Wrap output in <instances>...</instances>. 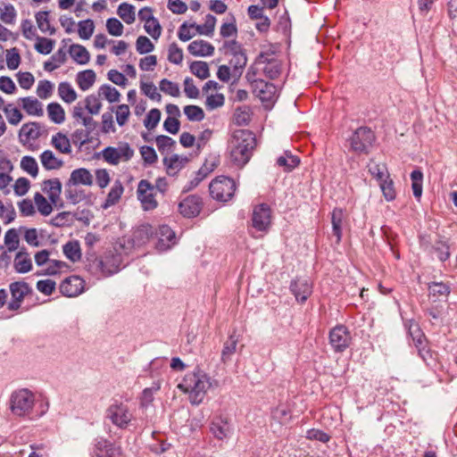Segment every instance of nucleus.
Returning a JSON list of instances; mask_svg holds the SVG:
<instances>
[{
    "mask_svg": "<svg viewBox=\"0 0 457 457\" xmlns=\"http://www.w3.org/2000/svg\"><path fill=\"white\" fill-rule=\"evenodd\" d=\"M36 403L35 394L28 388H20L13 391L9 399L11 412L14 416L21 418L32 419L34 417L33 410ZM39 407L40 411L35 414L36 417H40L47 411L48 403L42 402Z\"/></svg>",
    "mask_w": 457,
    "mask_h": 457,
    "instance_id": "1",
    "label": "nucleus"
},
{
    "mask_svg": "<svg viewBox=\"0 0 457 457\" xmlns=\"http://www.w3.org/2000/svg\"><path fill=\"white\" fill-rule=\"evenodd\" d=\"M256 146L255 135L247 129L236 130L229 141L230 155L237 165L246 164Z\"/></svg>",
    "mask_w": 457,
    "mask_h": 457,
    "instance_id": "2",
    "label": "nucleus"
},
{
    "mask_svg": "<svg viewBox=\"0 0 457 457\" xmlns=\"http://www.w3.org/2000/svg\"><path fill=\"white\" fill-rule=\"evenodd\" d=\"M211 386L210 378L203 371L186 374L178 387L186 394H188L192 404H200Z\"/></svg>",
    "mask_w": 457,
    "mask_h": 457,
    "instance_id": "3",
    "label": "nucleus"
},
{
    "mask_svg": "<svg viewBox=\"0 0 457 457\" xmlns=\"http://www.w3.org/2000/svg\"><path fill=\"white\" fill-rule=\"evenodd\" d=\"M237 190L235 180L227 176H218L209 185L210 195L220 203L230 201Z\"/></svg>",
    "mask_w": 457,
    "mask_h": 457,
    "instance_id": "4",
    "label": "nucleus"
},
{
    "mask_svg": "<svg viewBox=\"0 0 457 457\" xmlns=\"http://www.w3.org/2000/svg\"><path fill=\"white\" fill-rule=\"evenodd\" d=\"M246 79L250 82L253 93L263 104H272L276 99L277 87L273 83L267 82L262 79L256 78V73L253 70H248Z\"/></svg>",
    "mask_w": 457,
    "mask_h": 457,
    "instance_id": "5",
    "label": "nucleus"
},
{
    "mask_svg": "<svg viewBox=\"0 0 457 457\" xmlns=\"http://www.w3.org/2000/svg\"><path fill=\"white\" fill-rule=\"evenodd\" d=\"M249 70H253L256 74L262 71L267 78L274 79L281 72V62L272 54L262 53L256 58L254 65Z\"/></svg>",
    "mask_w": 457,
    "mask_h": 457,
    "instance_id": "6",
    "label": "nucleus"
},
{
    "mask_svg": "<svg viewBox=\"0 0 457 457\" xmlns=\"http://www.w3.org/2000/svg\"><path fill=\"white\" fill-rule=\"evenodd\" d=\"M134 149L127 142H120L117 147L107 146L102 150L103 159L111 165L129 162L134 156Z\"/></svg>",
    "mask_w": 457,
    "mask_h": 457,
    "instance_id": "7",
    "label": "nucleus"
},
{
    "mask_svg": "<svg viewBox=\"0 0 457 457\" xmlns=\"http://www.w3.org/2000/svg\"><path fill=\"white\" fill-rule=\"evenodd\" d=\"M375 139V134L370 128L360 127L350 137L351 149L357 154H368Z\"/></svg>",
    "mask_w": 457,
    "mask_h": 457,
    "instance_id": "8",
    "label": "nucleus"
},
{
    "mask_svg": "<svg viewBox=\"0 0 457 457\" xmlns=\"http://www.w3.org/2000/svg\"><path fill=\"white\" fill-rule=\"evenodd\" d=\"M420 245L430 254H436L440 262H445L451 255L448 240L441 235H437L433 242L423 236L420 237Z\"/></svg>",
    "mask_w": 457,
    "mask_h": 457,
    "instance_id": "9",
    "label": "nucleus"
},
{
    "mask_svg": "<svg viewBox=\"0 0 457 457\" xmlns=\"http://www.w3.org/2000/svg\"><path fill=\"white\" fill-rule=\"evenodd\" d=\"M106 418L119 428H126L133 419V414L127 404L115 403L111 404L106 411Z\"/></svg>",
    "mask_w": 457,
    "mask_h": 457,
    "instance_id": "10",
    "label": "nucleus"
},
{
    "mask_svg": "<svg viewBox=\"0 0 457 457\" xmlns=\"http://www.w3.org/2000/svg\"><path fill=\"white\" fill-rule=\"evenodd\" d=\"M121 448L104 437H96L94 440L91 457H120Z\"/></svg>",
    "mask_w": 457,
    "mask_h": 457,
    "instance_id": "11",
    "label": "nucleus"
},
{
    "mask_svg": "<svg viewBox=\"0 0 457 457\" xmlns=\"http://www.w3.org/2000/svg\"><path fill=\"white\" fill-rule=\"evenodd\" d=\"M351 341L350 331L344 325H337L329 332V344L336 353H343L350 346Z\"/></svg>",
    "mask_w": 457,
    "mask_h": 457,
    "instance_id": "12",
    "label": "nucleus"
},
{
    "mask_svg": "<svg viewBox=\"0 0 457 457\" xmlns=\"http://www.w3.org/2000/svg\"><path fill=\"white\" fill-rule=\"evenodd\" d=\"M271 222V210L266 204L256 205L253 210L252 225L261 232L267 231Z\"/></svg>",
    "mask_w": 457,
    "mask_h": 457,
    "instance_id": "13",
    "label": "nucleus"
},
{
    "mask_svg": "<svg viewBox=\"0 0 457 457\" xmlns=\"http://www.w3.org/2000/svg\"><path fill=\"white\" fill-rule=\"evenodd\" d=\"M154 187L146 179L139 181L137 186V198L141 202L142 207L145 211L154 210L158 203L154 195Z\"/></svg>",
    "mask_w": 457,
    "mask_h": 457,
    "instance_id": "14",
    "label": "nucleus"
},
{
    "mask_svg": "<svg viewBox=\"0 0 457 457\" xmlns=\"http://www.w3.org/2000/svg\"><path fill=\"white\" fill-rule=\"evenodd\" d=\"M9 288L12 295V300L8 303V309L11 311H16L21 307V303L25 295H28L31 289L29 285L23 281L12 282L10 284Z\"/></svg>",
    "mask_w": 457,
    "mask_h": 457,
    "instance_id": "15",
    "label": "nucleus"
},
{
    "mask_svg": "<svg viewBox=\"0 0 457 457\" xmlns=\"http://www.w3.org/2000/svg\"><path fill=\"white\" fill-rule=\"evenodd\" d=\"M202 207V198L196 195H191L179 203V211L184 217L193 218L200 213Z\"/></svg>",
    "mask_w": 457,
    "mask_h": 457,
    "instance_id": "16",
    "label": "nucleus"
},
{
    "mask_svg": "<svg viewBox=\"0 0 457 457\" xmlns=\"http://www.w3.org/2000/svg\"><path fill=\"white\" fill-rule=\"evenodd\" d=\"M154 237L157 238L156 248L159 251H166L175 244V232L168 225H161L154 228Z\"/></svg>",
    "mask_w": 457,
    "mask_h": 457,
    "instance_id": "17",
    "label": "nucleus"
},
{
    "mask_svg": "<svg viewBox=\"0 0 457 457\" xmlns=\"http://www.w3.org/2000/svg\"><path fill=\"white\" fill-rule=\"evenodd\" d=\"M290 291L298 303H303L312 293V286L308 278H296L290 284Z\"/></svg>",
    "mask_w": 457,
    "mask_h": 457,
    "instance_id": "18",
    "label": "nucleus"
},
{
    "mask_svg": "<svg viewBox=\"0 0 457 457\" xmlns=\"http://www.w3.org/2000/svg\"><path fill=\"white\" fill-rule=\"evenodd\" d=\"M62 183L59 179H46L42 183V191L47 195L49 201L57 208H62L63 204H58L62 193Z\"/></svg>",
    "mask_w": 457,
    "mask_h": 457,
    "instance_id": "19",
    "label": "nucleus"
},
{
    "mask_svg": "<svg viewBox=\"0 0 457 457\" xmlns=\"http://www.w3.org/2000/svg\"><path fill=\"white\" fill-rule=\"evenodd\" d=\"M85 281L79 276H71L60 285V291L63 295L74 297L84 291Z\"/></svg>",
    "mask_w": 457,
    "mask_h": 457,
    "instance_id": "20",
    "label": "nucleus"
},
{
    "mask_svg": "<svg viewBox=\"0 0 457 457\" xmlns=\"http://www.w3.org/2000/svg\"><path fill=\"white\" fill-rule=\"evenodd\" d=\"M212 435L219 440L228 438L232 433V426L228 420L222 417L213 419L210 427Z\"/></svg>",
    "mask_w": 457,
    "mask_h": 457,
    "instance_id": "21",
    "label": "nucleus"
},
{
    "mask_svg": "<svg viewBox=\"0 0 457 457\" xmlns=\"http://www.w3.org/2000/svg\"><path fill=\"white\" fill-rule=\"evenodd\" d=\"M187 51L194 56H211L214 53V46L207 41L198 39L188 45Z\"/></svg>",
    "mask_w": 457,
    "mask_h": 457,
    "instance_id": "22",
    "label": "nucleus"
},
{
    "mask_svg": "<svg viewBox=\"0 0 457 457\" xmlns=\"http://www.w3.org/2000/svg\"><path fill=\"white\" fill-rule=\"evenodd\" d=\"M69 185H93V176L90 171L85 168H79L71 171L68 180Z\"/></svg>",
    "mask_w": 457,
    "mask_h": 457,
    "instance_id": "23",
    "label": "nucleus"
},
{
    "mask_svg": "<svg viewBox=\"0 0 457 457\" xmlns=\"http://www.w3.org/2000/svg\"><path fill=\"white\" fill-rule=\"evenodd\" d=\"M187 162V157H180L178 154H172L170 157L166 156L163 158V164L169 176L177 175Z\"/></svg>",
    "mask_w": 457,
    "mask_h": 457,
    "instance_id": "24",
    "label": "nucleus"
},
{
    "mask_svg": "<svg viewBox=\"0 0 457 457\" xmlns=\"http://www.w3.org/2000/svg\"><path fill=\"white\" fill-rule=\"evenodd\" d=\"M39 158L46 170H59L63 166V162L58 159L51 150H45Z\"/></svg>",
    "mask_w": 457,
    "mask_h": 457,
    "instance_id": "25",
    "label": "nucleus"
},
{
    "mask_svg": "<svg viewBox=\"0 0 457 457\" xmlns=\"http://www.w3.org/2000/svg\"><path fill=\"white\" fill-rule=\"evenodd\" d=\"M14 269L19 273H27L31 270L32 261L29 254L25 250H21L16 253Z\"/></svg>",
    "mask_w": 457,
    "mask_h": 457,
    "instance_id": "26",
    "label": "nucleus"
},
{
    "mask_svg": "<svg viewBox=\"0 0 457 457\" xmlns=\"http://www.w3.org/2000/svg\"><path fill=\"white\" fill-rule=\"evenodd\" d=\"M124 191V187L122 183L120 180H115L112 188L110 189L107 197L103 204V208L107 209L114 204H116L120 199Z\"/></svg>",
    "mask_w": 457,
    "mask_h": 457,
    "instance_id": "27",
    "label": "nucleus"
},
{
    "mask_svg": "<svg viewBox=\"0 0 457 457\" xmlns=\"http://www.w3.org/2000/svg\"><path fill=\"white\" fill-rule=\"evenodd\" d=\"M238 343V337L235 332L230 334L228 339L225 341L223 345V348L221 351V361L226 363L231 360L232 355L237 351V346Z\"/></svg>",
    "mask_w": 457,
    "mask_h": 457,
    "instance_id": "28",
    "label": "nucleus"
},
{
    "mask_svg": "<svg viewBox=\"0 0 457 457\" xmlns=\"http://www.w3.org/2000/svg\"><path fill=\"white\" fill-rule=\"evenodd\" d=\"M405 328H407L408 334L411 337L415 346L424 345L426 341L425 335L416 321L413 320L406 321Z\"/></svg>",
    "mask_w": 457,
    "mask_h": 457,
    "instance_id": "29",
    "label": "nucleus"
},
{
    "mask_svg": "<svg viewBox=\"0 0 457 457\" xmlns=\"http://www.w3.org/2000/svg\"><path fill=\"white\" fill-rule=\"evenodd\" d=\"M22 108L29 115L42 116L44 114L43 105L37 98L27 96L21 99Z\"/></svg>",
    "mask_w": 457,
    "mask_h": 457,
    "instance_id": "30",
    "label": "nucleus"
},
{
    "mask_svg": "<svg viewBox=\"0 0 457 457\" xmlns=\"http://www.w3.org/2000/svg\"><path fill=\"white\" fill-rule=\"evenodd\" d=\"M96 75L93 70L79 71L76 76V82L82 91L88 90L96 82Z\"/></svg>",
    "mask_w": 457,
    "mask_h": 457,
    "instance_id": "31",
    "label": "nucleus"
},
{
    "mask_svg": "<svg viewBox=\"0 0 457 457\" xmlns=\"http://www.w3.org/2000/svg\"><path fill=\"white\" fill-rule=\"evenodd\" d=\"M300 163L298 156L292 154L289 151H286L284 155L277 159V165L283 168L284 171L290 172Z\"/></svg>",
    "mask_w": 457,
    "mask_h": 457,
    "instance_id": "32",
    "label": "nucleus"
},
{
    "mask_svg": "<svg viewBox=\"0 0 457 457\" xmlns=\"http://www.w3.org/2000/svg\"><path fill=\"white\" fill-rule=\"evenodd\" d=\"M118 261L119 258L113 255L104 256L98 262L97 266L104 275L110 276L118 272L119 265L116 263Z\"/></svg>",
    "mask_w": 457,
    "mask_h": 457,
    "instance_id": "33",
    "label": "nucleus"
},
{
    "mask_svg": "<svg viewBox=\"0 0 457 457\" xmlns=\"http://www.w3.org/2000/svg\"><path fill=\"white\" fill-rule=\"evenodd\" d=\"M246 63L247 57L245 52L231 55L229 66L232 68V77L239 78L242 75Z\"/></svg>",
    "mask_w": 457,
    "mask_h": 457,
    "instance_id": "34",
    "label": "nucleus"
},
{
    "mask_svg": "<svg viewBox=\"0 0 457 457\" xmlns=\"http://www.w3.org/2000/svg\"><path fill=\"white\" fill-rule=\"evenodd\" d=\"M69 53L72 59L79 64H87L90 60L89 52L81 45H71L70 46Z\"/></svg>",
    "mask_w": 457,
    "mask_h": 457,
    "instance_id": "35",
    "label": "nucleus"
},
{
    "mask_svg": "<svg viewBox=\"0 0 457 457\" xmlns=\"http://www.w3.org/2000/svg\"><path fill=\"white\" fill-rule=\"evenodd\" d=\"M67 60V54L64 48H60L55 52L49 61L44 62V69L46 71H53L63 64Z\"/></svg>",
    "mask_w": 457,
    "mask_h": 457,
    "instance_id": "36",
    "label": "nucleus"
},
{
    "mask_svg": "<svg viewBox=\"0 0 457 457\" xmlns=\"http://www.w3.org/2000/svg\"><path fill=\"white\" fill-rule=\"evenodd\" d=\"M154 228L148 223L141 224L134 231L133 237L139 244H145L154 237Z\"/></svg>",
    "mask_w": 457,
    "mask_h": 457,
    "instance_id": "37",
    "label": "nucleus"
},
{
    "mask_svg": "<svg viewBox=\"0 0 457 457\" xmlns=\"http://www.w3.org/2000/svg\"><path fill=\"white\" fill-rule=\"evenodd\" d=\"M76 185L65 184V197L72 204H77L86 199V193L83 189L75 187Z\"/></svg>",
    "mask_w": 457,
    "mask_h": 457,
    "instance_id": "38",
    "label": "nucleus"
},
{
    "mask_svg": "<svg viewBox=\"0 0 457 457\" xmlns=\"http://www.w3.org/2000/svg\"><path fill=\"white\" fill-rule=\"evenodd\" d=\"M52 145L62 154H71V145L69 138L64 134L58 132L52 137Z\"/></svg>",
    "mask_w": 457,
    "mask_h": 457,
    "instance_id": "39",
    "label": "nucleus"
},
{
    "mask_svg": "<svg viewBox=\"0 0 457 457\" xmlns=\"http://www.w3.org/2000/svg\"><path fill=\"white\" fill-rule=\"evenodd\" d=\"M368 171L378 181V183L382 182L386 179H388L389 177L387 168L384 163H376L371 161L368 164Z\"/></svg>",
    "mask_w": 457,
    "mask_h": 457,
    "instance_id": "40",
    "label": "nucleus"
},
{
    "mask_svg": "<svg viewBox=\"0 0 457 457\" xmlns=\"http://www.w3.org/2000/svg\"><path fill=\"white\" fill-rule=\"evenodd\" d=\"M58 95L60 98L67 104H71L74 102L78 95L71 83L69 82H61L58 86Z\"/></svg>",
    "mask_w": 457,
    "mask_h": 457,
    "instance_id": "41",
    "label": "nucleus"
},
{
    "mask_svg": "<svg viewBox=\"0 0 457 457\" xmlns=\"http://www.w3.org/2000/svg\"><path fill=\"white\" fill-rule=\"evenodd\" d=\"M20 137L24 136L27 140H35L41 136L40 125L37 122H29L22 125Z\"/></svg>",
    "mask_w": 457,
    "mask_h": 457,
    "instance_id": "42",
    "label": "nucleus"
},
{
    "mask_svg": "<svg viewBox=\"0 0 457 457\" xmlns=\"http://www.w3.org/2000/svg\"><path fill=\"white\" fill-rule=\"evenodd\" d=\"M49 119L55 124H61L65 120V112L58 103H50L47 105Z\"/></svg>",
    "mask_w": 457,
    "mask_h": 457,
    "instance_id": "43",
    "label": "nucleus"
},
{
    "mask_svg": "<svg viewBox=\"0 0 457 457\" xmlns=\"http://www.w3.org/2000/svg\"><path fill=\"white\" fill-rule=\"evenodd\" d=\"M36 22L38 29L43 32H49L50 35L55 33V29L51 27L49 21V12L47 11H40L35 15Z\"/></svg>",
    "mask_w": 457,
    "mask_h": 457,
    "instance_id": "44",
    "label": "nucleus"
},
{
    "mask_svg": "<svg viewBox=\"0 0 457 457\" xmlns=\"http://www.w3.org/2000/svg\"><path fill=\"white\" fill-rule=\"evenodd\" d=\"M117 13L127 24H132L136 20L135 7L130 4H120L118 7Z\"/></svg>",
    "mask_w": 457,
    "mask_h": 457,
    "instance_id": "45",
    "label": "nucleus"
},
{
    "mask_svg": "<svg viewBox=\"0 0 457 457\" xmlns=\"http://www.w3.org/2000/svg\"><path fill=\"white\" fill-rule=\"evenodd\" d=\"M215 23L216 18L212 14H207L203 25L191 24V27L195 28L200 35L211 36L214 31Z\"/></svg>",
    "mask_w": 457,
    "mask_h": 457,
    "instance_id": "46",
    "label": "nucleus"
},
{
    "mask_svg": "<svg viewBox=\"0 0 457 457\" xmlns=\"http://www.w3.org/2000/svg\"><path fill=\"white\" fill-rule=\"evenodd\" d=\"M63 253L73 262L79 261L81 258V252L79 242L70 241L66 243L63 245Z\"/></svg>",
    "mask_w": 457,
    "mask_h": 457,
    "instance_id": "47",
    "label": "nucleus"
},
{
    "mask_svg": "<svg viewBox=\"0 0 457 457\" xmlns=\"http://www.w3.org/2000/svg\"><path fill=\"white\" fill-rule=\"evenodd\" d=\"M252 112L249 106L237 107L234 113V121L238 126H246L251 121Z\"/></svg>",
    "mask_w": 457,
    "mask_h": 457,
    "instance_id": "48",
    "label": "nucleus"
},
{
    "mask_svg": "<svg viewBox=\"0 0 457 457\" xmlns=\"http://www.w3.org/2000/svg\"><path fill=\"white\" fill-rule=\"evenodd\" d=\"M34 202L37 211L43 216H48L53 212V204L48 202L46 198L40 193L34 195Z\"/></svg>",
    "mask_w": 457,
    "mask_h": 457,
    "instance_id": "49",
    "label": "nucleus"
},
{
    "mask_svg": "<svg viewBox=\"0 0 457 457\" xmlns=\"http://www.w3.org/2000/svg\"><path fill=\"white\" fill-rule=\"evenodd\" d=\"M190 71L201 79L210 77V70L207 62L203 61H194L190 64Z\"/></svg>",
    "mask_w": 457,
    "mask_h": 457,
    "instance_id": "50",
    "label": "nucleus"
},
{
    "mask_svg": "<svg viewBox=\"0 0 457 457\" xmlns=\"http://www.w3.org/2000/svg\"><path fill=\"white\" fill-rule=\"evenodd\" d=\"M99 96L104 97L110 103H116L120 101V94L114 87L108 84L100 87L98 90Z\"/></svg>",
    "mask_w": 457,
    "mask_h": 457,
    "instance_id": "51",
    "label": "nucleus"
},
{
    "mask_svg": "<svg viewBox=\"0 0 457 457\" xmlns=\"http://www.w3.org/2000/svg\"><path fill=\"white\" fill-rule=\"evenodd\" d=\"M271 417L280 424L287 423L291 418V411L285 404H278L271 411Z\"/></svg>",
    "mask_w": 457,
    "mask_h": 457,
    "instance_id": "52",
    "label": "nucleus"
},
{
    "mask_svg": "<svg viewBox=\"0 0 457 457\" xmlns=\"http://www.w3.org/2000/svg\"><path fill=\"white\" fill-rule=\"evenodd\" d=\"M21 168L33 178H36L38 174L37 162L32 156L26 155L22 157L21 161Z\"/></svg>",
    "mask_w": 457,
    "mask_h": 457,
    "instance_id": "53",
    "label": "nucleus"
},
{
    "mask_svg": "<svg viewBox=\"0 0 457 457\" xmlns=\"http://www.w3.org/2000/svg\"><path fill=\"white\" fill-rule=\"evenodd\" d=\"M17 17V12L12 4L0 7V20L5 24H13Z\"/></svg>",
    "mask_w": 457,
    "mask_h": 457,
    "instance_id": "54",
    "label": "nucleus"
},
{
    "mask_svg": "<svg viewBox=\"0 0 457 457\" xmlns=\"http://www.w3.org/2000/svg\"><path fill=\"white\" fill-rule=\"evenodd\" d=\"M78 27L79 37L85 40L89 39L95 30V24L91 19L79 21Z\"/></svg>",
    "mask_w": 457,
    "mask_h": 457,
    "instance_id": "55",
    "label": "nucleus"
},
{
    "mask_svg": "<svg viewBox=\"0 0 457 457\" xmlns=\"http://www.w3.org/2000/svg\"><path fill=\"white\" fill-rule=\"evenodd\" d=\"M54 44L55 41L54 39L37 36L34 47L39 54H48L52 52Z\"/></svg>",
    "mask_w": 457,
    "mask_h": 457,
    "instance_id": "56",
    "label": "nucleus"
},
{
    "mask_svg": "<svg viewBox=\"0 0 457 457\" xmlns=\"http://www.w3.org/2000/svg\"><path fill=\"white\" fill-rule=\"evenodd\" d=\"M85 109L91 115H96L102 109V103L99 96L96 95H89L85 98Z\"/></svg>",
    "mask_w": 457,
    "mask_h": 457,
    "instance_id": "57",
    "label": "nucleus"
},
{
    "mask_svg": "<svg viewBox=\"0 0 457 457\" xmlns=\"http://www.w3.org/2000/svg\"><path fill=\"white\" fill-rule=\"evenodd\" d=\"M161 111L157 108H154L149 111V112L146 114L145 119L144 120V125L148 130H152L160 122L161 120Z\"/></svg>",
    "mask_w": 457,
    "mask_h": 457,
    "instance_id": "58",
    "label": "nucleus"
},
{
    "mask_svg": "<svg viewBox=\"0 0 457 457\" xmlns=\"http://www.w3.org/2000/svg\"><path fill=\"white\" fill-rule=\"evenodd\" d=\"M160 90L173 97H178L180 95L179 85L167 79H162L160 81Z\"/></svg>",
    "mask_w": 457,
    "mask_h": 457,
    "instance_id": "59",
    "label": "nucleus"
},
{
    "mask_svg": "<svg viewBox=\"0 0 457 457\" xmlns=\"http://www.w3.org/2000/svg\"><path fill=\"white\" fill-rule=\"evenodd\" d=\"M155 143L159 152L162 154L165 152L171 150V148L176 145L175 140L165 135L157 136L155 137Z\"/></svg>",
    "mask_w": 457,
    "mask_h": 457,
    "instance_id": "60",
    "label": "nucleus"
},
{
    "mask_svg": "<svg viewBox=\"0 0 457 457\" xmlns=\"http://www.w3.org/2000/svg\"><path fill=\"white\" fill-rule=\"evenodd\" d=\"M184 113L189 120L201 121L204 119L203 109L197 105H187L184 107Z\"/></svg>",
    "mask_w": 457,
    "mask_h": 457,
    "instance_id": "61",
    "label": "nucleus"
},
{
    "mask_svg": "<svg viewBox=\"0 0 457 457\" xmlns=\"http://www.w3.org/2000/svg\"><path fill=\"white\" fill-rule=\"evenodd\" d=\"M379 187L386 201H393L395 198L396 194L394 187V182L390 179V176L388 179H386L380 182Z\"/></svg>",
    "mask_w": 457,
    "mask_h": 457,
    "instance_id": "62",
    "label": "nucleus"
},
{
    "mask_svg": "<svg viewBox=\"0 0 457 457\" xmlns=\"http://www.w3.org/2000/svg\"><path fill=\"white\" fill-rule=\"evenodd\" d=\"M136 49L138 54H145L154 51V46L147 37L139 36L136 41Z\"/></svg>",
    "mask_w": 457,
    "mask_h": 457,
    "instance_id": "63",
    "label": "nucleus"
},
{
    "mask_svg": "<svg viewBox=\"0 0 457 457\" xmlns=\"http://www.w3.org/2000/svg\"><path fill=\"white\" fill-rule=\"evenodd\" d=\"M3 111L7 116L8 122L12 125H17L22 120V113L16 107H12V104H8L3 108Z\"/></svg>",
    "mask_w": 457,
    "mask_h": 457,
    "instance_id": "64",
    "label": "nucleus"
}]
</instances>
